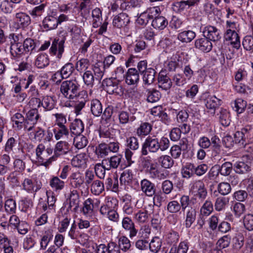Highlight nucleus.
I'll list each match as a JSON object with an SVG mask.
<instances>
[{"mask_svg":"<svg viewBox=\"0 0 253 253\" xmlns=\"http://www.w3.org/2000/svg\"><path fill=\"white\" fill-rule=\"evenodd\" d=\"M36 159L41 166L46 168L55 161L53 153V149L50 147H45L43 143H40L35 150Z\"/></svg>","mask_w":253,"mask_h":253,"instance_id":"1","label":"nucleus"},{"mask_svg":"<svg viewBox=\"0 0 253 253\" xmlns=\"http://www.w3.org/2000/svg\"><path fill=\"white\" fill-rule=\"evenodd\" d=\"M235 216L237 217H240L245 211V205L241 203H235L231 208Z\"/></svg>","mask_w":253,"mask_h":253,"instance_id":"59","label":"nucleus"},{"mask_svg":"<svg viewBox=\"0 0 253 253\" xmlns=\"http://www.w3.org/2000/svg\"><path fill=\"white\" fill-rule=\"evenodd\" d=\"M80 85L76 79L64 81L62 82L60 90L63 96L67 99L71 100L76 98L79 94Z\"/></svg>","mask_w":253,"mask_h":253,"instance_id":"2","label":"nucleus"},{"mask_svg":"<svg viewBox=\"0 0 253 253\" xmlns=\"http://www.w3.org/2000/svg\"><path fill=\"white\" fill-rule=\"evenodd\" d=\"M87 161V155L84 153H81L73 158L71 160V165L75 168H84L86 167Z\"/></svg>","mask_w":253,"mask_h":253,"instance_id":"21","label":"nucleus"},{"mask_svg":"<svg viewBox=\"0 0 253 253\" xmlns=\"http://www.w3.org/2000/svg\"><path fill=\"white\" fill-rule=\"evenodd\" d=\"M239 32L224 33V39L233 47L238 49L241 46Z\"/></svg>","mask_w":253,"mask_h":253,"instance_id":"19","label":"nucleus"},{"mask_svg":"<svg viewBox=\"0 0 253 253\" xmlns=\"http://www.w3.org/2000/svg\"><path fill=\"white\" fill-rule=\"evenodd\" d=\"M92 26L97 28L101 24L102 20V12L99 8H95L92 11Z\"/></svg>","mask_w":253,"mask_h":253,"instance_id":"48","label":"nucleus"},{"mask_svg":"<svg viewBox=\"0 0 253 253\" xmlns=\"http://www.w3.org/2000/svg\"><path fill=\"white\" fill-rule=\"evenodd\" d=\"M151 114L156 117V119H160L165 124L168 125L170 122L167 114L163 111V108L161 106L153 107L151 109Z\"/></svg>","mask_w":253,"mask_h":253,"instance_id":"20","label":"nucleus"},{"mask_svg":"<svg viewBox=\"0 0 253 253\" xmlns=\"http://www.w3.org/2000/svg\"><path fill=\"white\" fill-rule=\"evenodd\" d=\"M70 186L75 189L84 186V177L83 173L77 171L72 172L68 177Z\"/></svg>","mask_w":253,"mask_h":253,"instance_id":"8","label":"nucleus"},{"mask_svg":"<svg viewBox=\"0 0 253 253\" xmlns=\"http://www.w3.org/2000/svg\"><path fill=\"white\" fill-rule=\"evenodd\" d=\"M152 130V126L149 123H142L137 128L136 133L139 136H145L149 134Z\"/></svg>","mask_w":253,"mask_h":253,"instance_id":"50","label":"nucleus"},{"mask_svg":"<svg viewBox=\"0 0 253 253\" xmlns=\"http://www.w3.org/2000/svg\"><path fill=\"white\" fill-rule=\"evenodd\" d=\"M75 70V67L72 63H67L65 64L61 69L60 71L56 72L52 76V78L56 79L59 78V80L57 81H60L62 79H66L70 77V75L73 73Z\"/></svg>","mask_w":253,"mask_h":253,"instance_id":"10","label":"nucleus"},{"mask_svg":"<svg viewBox=\"0 0 253 253\" xmlns=\"http://www.w3.org/2000/svg\"><path fill=\"white\" fill-rule=\"evenodd\" d=\"M196 37V34L192 31H184L177 35V39L182 42H190Z\"/></svg>","mask_w":253,"mask_h":253,"instance_id":"40","label":"nucleus"},{"mask_svg":"<svg viewBox=\"0 0 253 253\" xmlns=\"http://www.w3.org/2000/svg\"><path fill=\"white\" fill-rule=\"evenodd\" d=\"M41 187L36 179L31 178H25L22 182V189L29 193L37 192Z\"/></svg>","mask_w":253,"mask_h":253,"instance_id":"11","label":"nucleus"},{"mask_svg":"<svg viewBox=\"0 0 253 253\" xmlns=\"http://www.w3.org/2000/svg\"><path fill=\"white\" fill-rule=\"evenodd\" d=\"M234 170L237 173L245 174L251 170V166L244 162H237L234 165Z\"/></svg>","mask_w":253,"mask_h":253,"instance_id":"43","label":"nucleus"},{"mask_svg":"<svg viewBox=\"0 0 253 253\" xmlns=\"http://www.w3.org/2000/svg\"><path fill=\"white\" fill-rule=\"evenodd\" d=\"M25 120L26 117L20 113H16L11 117V121L13 122V126L16 129L20 130L22 128L25 129Z\"/></svg>","mask_w":253,"mask_h":253,"instance_id":"29","label":"nucleus"},{"mask_svg":"<svg viewBox=\"0 0 253 253\" xmlns=\"http://www.w3.org/2000/svg\"><path fill=\"white\" fill-rule=\"evenodd\" d=\"M253 127L251 126H246L241 131H237L234 134V141L240 146L248 148H252L253 142L248 140L251 139L253 134Z\"/></svg>","mask_w":253,"mask_h":253,"instance_id":"3","label":"nucleus"},{"mask_svg":"<svg viewBox=\"0 0 253 253\" xmlns=\"http://www.w3.org/2000/svg\"><path fill=\"white\" fill-rule=\"evenodd\" d=\"M172 85V82L170 78L163 75H159L158 78V86L163 90L169 89Z\"/></svg>","mask_w":253,"mask_h":253,"instance_id":"41","label":"nucleus"},{"mask_svg":"<svg viewBox=\"0 0 253 253\" xmlns=\"http://www.w3.org/2000/svg\"><path fill=\"white\" fill-rule=\"evenodd\" d=\"M150 177L154 179L163 180L167 178V171L158 167L154 164H151L149 169Z\"/></svg>","mask_w":253,"mask_h":253,"instance_id":"15","label":"nucleus"},{"mask_svg":"<svg viewBox=\"0 0 253 253\" xmlns=\"http://www.w3.org/2000/svg\"><path fill=\"white\" fill-rule=\"evenodd\" d=\"M5 211L9 214L15 213L16 210V202L12 199H9L5 201L4 204Z\"/></svg>","mask_w":253,"mask_h":253,"instance_id":"63","label":"nucleus"},{"mask_svg":"<svg viewBox=\"0 0 253 253\" xmlns=\"http://www.w3.org/2000/svg\"><path fill=\"white\" fill-rule=\"evenodd\" d=\"M41 120V116L37 108H33L29 110L26 114L25 120V130L30 131L33 130Z\"/></svg>","mask_w":253,"mask_h":253,"instance_id":"4","label":"nucleus"},{"mask_svg":"<svg viewBox=\"0 0 253 253\" xmlns=\"http://www.w3.org/2000/svg\"><path fill=\"white\" fill-rule=\"evenodd\" d=\"M73 144L76 148L81 149L84 148L88 144L87 138L81 134L76 135L74 138Z\"/></svg>","mask_w":253,"mask_h":253,"instance_id":"45","label":"nucleus"},{"mask_svg":"<svg viewBox=\"0 0 253 253\" xmlns=\"http://www.w3.org/2000/svg\"><path fill=\"white\" fill-rule=\"evenodd\" d=\"M64 43L63 40L59 41L58 40L54 39L49 49L50 53L52 55H56L58 59H60L64 51Z\"/></svg>","mask_w":253,"mask_h":253,"instance_id":"18","label":"nucleus"},{"mask_svg":"<svg viewBox=\"0 0 253 253\" xmlns=\"http://www.w3.org/2000/svg\"><path fill=\"white\" fill-rule=\"evenodd\" d=\"M69 200V206L70 208L75 207V209H77L80 202V197L78 191L76 189H73L71 191Z\"/></svg>","mask_w":253,"mask_h":253,"instance_id":"51","label":"nucleus"},{"mask_svg":"<svg viewBox=\"0 0 253 253\" xmlns=\"http://www.w3.org/2000/svg\"><path fill=\"white\" fill-rule=\"evenodd\" d=\"M45 7V4L44 3H42L30 10L29 14L33 19L39 20L44 12Z\"/></svg>","mask_w":253,"mask_h":253,"instance_id":"49","label":"nucleus"},{"mask_svg":"<svg viewBox=\"0 0 253 253\" xmlns=\"http://www.w3.org/2000/svg\"><path fill=\"white\" fill-rule=\"evenodd\" d=\"M156 71L152 68H149L143 73L142 80L144 85L148 86L152 84L155 80Z\"/></svg>","mask_w":253,"mask_h":253,"instance_id":"35","label":"nucleus"},{"mask_svg":"<svg viewBox=\"0 0 253 253\" xmlns=\"http://www.w3.org/2000/svg\"><path fill=\"white\" fill-rule=\"evenodd\" d=\"M53 132L56 140H59L69 135V130L67 126H58L53 128Z\"/></svg>","mask_w":253,"mask_h":253,"instance_id":"36","label":"nucleus"},{"mask_svg":"<svg viewBox=\"0 0 253 253\" xmlns=\"http://www.w3.org/2000/svg\"><path fill=\"white\" fill-rule=\"evenodd\" d=\"M90 110L91 113L95 117H99L102 114V105L99 100L95 99L91 101Z\"/></svg>","mask_w":253,"mask_h":253,"instance_id":"39","label":"nucleus"},{"mask_svg":"<svg viewBox=\"0 0 253 253\" xmlns=\"http://www.w3.org/2000/svg\"><path fill=\"white\" fill-rule=\"evenodd\" d=\"M221 101L214 95H208L205 99V105L208 109L214 112L216 108L220 105Z\"/></svg>","mask_w":253,"mask_h":253,"instance_id":"31","label":"nucleus"},{"mask_svg":"<svg viewBox=\"0 0 253 253\" xmlns=\"http://www.w3.org/2000/svg\"><path fill=\"white\" fill-rule=\"evenodd\" d=\"M229 202V199L227 197H219L217 198L214 203L215 210L218 211L224 210L228 205Z\"/></svg>","mask_w":253,"mask_h":253,"instance_id":"46","label":"nucleus"},{"mask_svg":"<svg viewBox=\"0 0 253 253\" xmlns=\"http://www.w3.org/2000/svg\"><path fill=\"white\" fill-rule=\"evenodd\" d=\"M56 105V101L53 96L45 95L41 100V106L42 107L45 111L52 110Z\"/></svg>","mask_w":253,"mask_h":253,"instance_id":"30","label":"nucleus"},{"mask_svg":"<svg viewBox=\"0 0 253 253\" xmlns=\"http://www.w3.org/2000/svg\"><path fill=\"white\" fill-rule=\"evenodd\" d=\"M90 186V191L94 195H99L104 190L103 182L98 179H96Z\"/></svg>","mask_w":253,"mask_h":253,"instance_id":"44","label":"nucleus"},{"mask_svg":"<svg viewBox=\"0 0 253 253\" xmlns=\"http://www.w3.org/2000/svg\"><path fill=\"white\" fill-rule=\"evenodd\" d=\"M195 46L199 50L206 52L210 51L212 47L211 42L204 37L196 40L195 42Z\"/></svg>","mask_w":253,"mask_h":253,"instance_id":"25","label":"nucleus"},{"mask_svg":"<svg viewBox=\"0 0 253 253\" xmlns=\"http://www.w3.org/2000/svg\"><path fill=\"white\" fill-rule=\"evenodd\" d=\"M213 204L211 201L206 200L200 209L202 215L207 216L213 211Z\"/></svg>","mask_w":253,"mask_h":253,"instance_id":"56","label":"nucleus"},{"mask_svg":"<svg viewBox=\"0 0 253 253\" xmlns=\"http://www.w3.org/2000/svg\"><path fill=\"white\" fill-rule=\"evenodd\" d=\"M158 161L161 166L165 169H170L174 165V161L169 155H162L158 158Z\"/></svg>","mask_w":253,"mask_h":253,"instance_id":"42","label":"nucleus"},{"mask_svg":"<svg viewBox=\"0 0 253 253\" xmlns=\"http://www.w3.org/2000/svg\"><path fill=\"white\" fill-rule=\"evenodd\" d=\"M95 154L98 158H103L109 154L108 145L106 143L99 144L95 149Z\"/></svg>","mask_w":253,"mask_h":253,"instance_id":"55","label":"nucleus"},{"mask_svg":"<svg viewBox=\"0 0 253 253\" xmlns=\"http://www.w3.org/2000/svg\"><path fill=\"white\" fill-rule=\"evenodd\" d=\"M126 83L128 85L137 84L139 81V75L135 68H129L125 74Z\"/></svg>","mask_w":253,"mask_h":253,"instance_id":"23","label":"nucleus"},{"mask_svg":"<svg viewBox=\"0 0 253 253\" xmlns=\"http://www.w3.org/2000/svg\"><path fill=\"white\" fill-rule=\"evenodd\" d=\"M240 26L238 22L231 20L226 21L224 33L240 32Z\"/></svg>","mask_w":253,"mask_h":253,"instance_id":"53","label":"nucleus"},{"mask_svg":"<svg viewBox=\"0 0 253 253\" xmlns=\"http://www.w3.org/2000/svg\"><path fill=\"white\" fill-rule=\"evenodd\" d=\"M52 149L53 155L56 161L58 158L67 155L71 151V145L66 141L59 140Z\"/></svg>","mask_w":253,"mask_h":253,"instance_id":"7","label":"nucleus"},{"mask_svg":"<svg viewBox=\"0 0 253 253\" xmlns=\"http://www.w3.org/2000/svg\"><path fill=\"white\" fill-rule=\"evenodd\" d=\"M70 129L75 135L81 134L84 130V124L83 121L79 119H75L71 123Z\"/></svg>","mask_w":253,"mask_h":253,"instance_id":"32","label":"nucleus"},{"mask_svg":"<svg viewBox=\"0 0 253 253\" xmlns=\"http://www.w3.org/2000/svg\"><path fill=\"white\" fill-rule=\"evenodd\" d=\"M18 147V137L15 135L9 137L5 144L4 150L8 154H14L16 148Z\"/></svg>","mask_w":253,"mask_h":253,"instance_id":"24","label":"nucleus"},{"mask_svg":"<svg viewBox=\"0 0 253 253\" xmlns=\"http://www.w3.org/2000/svg\"><path fill=\"white\" fill-rule=\"evenodd\" d=\"M153 196V203L158 207H160L164 203L167 202V197L165 194L158 193L155 194Z\"/></svg>","mask_w":253,"mask_h":253,"instance_id":"62","label":"nucleus"},{"mask_svg":"<svg viewBox=\"0 0 253 253\" xmlns=\"http://www.w3.org/2000/svg\"><path fill=\"white\" fill-rule=\"evenodd\" d=\"M121 224L122 227L126 231L129 232V236L130 238L136 236L138 230L135 228L134 222L130 217L124 216L122 219Z\"/></svg>","mask_w":253,"mask_h":253,"instance_id":"9","label":"nucleus"},{"mask_svg":"<svg viewBox=\"0 0 253 253\" xmlns=\"http://www.w3.org/2000/svg\"><path fill=\"white\" fill-rule=\"evenodd\" d=\"M121 160V156L114 155L103 160V164L107 170H109L112 169H117L120 164Z\"/></svg>","mask_w":253,"mask_h":253,"instance_id":"22","label":"nucleus"},{"mask_svg":"<svg viewBox=\"0 0 253 253\" xmlns=\"http://www.w3.org/2000/svg\"><path fill=\"white\" fill-rule=\"evenodd\" d=\"M117 117L119 123L121 126L126 124H131L136 120V117L130 113L128 110H122L118 111Z\"/></svg>","mask_w":253,"mask_h":253,"instance_id":"14","label":"nucleus"},{"mask_svg":"<svg viewBox=\"0 0 253 253\" xmlns=\"http://www.w3.org/2000/svg\"><path fill=\"white\" fill-rule=\"evenodd\" d=\"M165 240L168 244H175L178 241L179 235L175 231H170L165 235Z\"/></svg>","mask_w":253,"mask_h":253,"instance_id":"60","label":"nucleus"},{"mask_svg":"<svg viewBox=\"0 0 253 253\" xmlns=\"http://www.w3.org/2000/svg\"><path fill=\"white\" fill-rule=\"evenodd\" d=\"M203 33L204 38L210 41H217L221 38L220 31L214 26L205 27L203 29Z\"/></svg>","mask_w":253,"mask_h":253,"instance_id":"12","label":"nucleus"},{"mask_svg":"<svg viewBox=\"0 0 253 253\" xmlns=\"http://www.w3.org/2000/svg\"><path fill=\"white\" fill-rule=\"evenodd\" d=\"M22 43L15 45L10 47V53L13 57H19L25 52Z\"/></svg>","mask_w":253,"mask_h":253,"instance_id":"61","label":"nucleus"},{"mask_svg":"<svg viewBox=\"0 0 253 253\" xmlns=\"http://www.w3.org/2000/svg\"><path fill=\"white\" fill-rule=\"evenodd\" d=\"M197 215V211L195 209L189 208L185 213V220L184 225L186 228H189L192 224L195 221Z\"/></svg>","mask_w":253,"mask_h":253,"instance_id":"27","label":"nucleus"},{"mask_svg":"<svg viewBox=\"0 0 253 253\" xmlns=\"http://www.w3.org/2000/svg\"><path fill=\"white\" fill-rule=\"evenodd\" d=\"M100 204V201L97 198H88L84 203L82 212L84 215H88L92 213L94 208H98Z\"/></svg>","mask_w":253,"mask_h":253,"instance_id":"13","label":"nucleus"},{"mask_svg":"<svg viewBox=\"0 0 253 253\" xmlns=\"http://www.w3.org/2000/svg\"><path fill=\"white\" fill-rule=\"evenodd\" d=\"M134 219L139 223L147 222L149 219V215L143 210H139L134 214Z\"/></svg>","mask_w":253,"mask_h":253,"instance_id":"57","label":"nucleus"},{"mask_svg":"<svg viewBox=\"0 0 253 253\" xmlns=\"http://www.w3.org/2000/svg\"><path fill=\"white\" fill-rule=\"evenodd\" d=\"M162 245V240L159 237H154L149 244L150 251L153 253H157L160 250Z\"/></svg>","mask_w":253,"mask_h":253,"instance_id":"47","label":"nucleus"},{"mask_svg":"<svg viewBox=\"0 0 253 253\" xmlns=\"http://www.w3.org/2000/svg\"><path fill=\"white\" fill-rule=\"evenodd\" d=\"M140 189L148 197H152L156 193L155 184L146 178L140 181Z\"/></svg>","mask_w":253,"mask_h":253,"instance_id":"17","label":"nucleus"},{"mask_svg":"<svg viewBox=\"0 0 253 253\" xmlns=\"http://www.w3.org/2000/svg\"><path fill=\"white\" fill-rule=\"evenodd\" d=\"M31 24V18L26 13L18 12L15 14V25L17 28H25Z\"/></svg>","mask_w":253,"mask_h":253,"instance_id":"16","label":"nucleus"},{"mask_svg":"<svg viewBox=\"0 0 253 253\" xmlns=\"http://www.w3.org/2000/svg\"><path fill=\"white\" fill-rule=\"evenodd\" d=\"M158 138L156 136H148L142 145L141 154L147 155L149 153H156L159 151Z\"/></svg>","mask_w":253,"mask_h":253,"instance_id":"5","label":"nucleus"},{"mask_svg":"<svg viewBox=\"0 0 253 253\" xmlns=\"http://www.w3.org/2000/svg\"><path fill=\"white\" fill-rule=\"evenodd\" d=\"M129 22V18L125 13H121L116 16L113 21L114 26L118 28L126 26Z\"/></svg>","mask_w":253,"mask_h":253,"instance_id":"26","label":"nucleus"},{"mask_svg":"<svg viewBox=\"0 0 253 253\" xmlns=\"http://www.w3.org/2000/svg\"><path fill=\"white\" fill-rule=\"evenodd\" d=\"M233 109L238 114L243 112L247 107V102L241 98H238L232 103Z\"/></svg>","mask_w":253,"mask_h":253,"instance_id":"52","label":"nucleus"},{"mask_svg":"<svg viewBox=\"0 0 253 253\" xmlns=\"http://www.w3.org/2000/svg\"><path fill=\"white\" fill-rule=\"evenodd\" d=\"M58 25L57 18L51 15L46 16L42 20V26L45 31L55 29Z\"/></svg>","mask_w":253,"mask_h":253,"instance_id":"28","label":"nucleus"},{"mask_svg":"<svg viewBox=\"0 0 253 253\" xmlns=\"http://www.w3.org/2000/svg\"><path fill=\"white\" fill-rule=\"evenodd\" d=\"M181 174L184 178H189L194 174V165L186 163L181 169Z\"/></svg>","mask_w":253,"mask_h":253,"instance_id":"54","label":"nucleus"},{"mask_svg":"<svg viewBox=\"0 0 253 253\" xmlns=\"http://www.w3.org/2000/svg\"><path fill=\"white\" fill-rule=\"evenodd\" d=\"M126 148H129L132 151L137 150L139 147L138 139L134 136H130L126 140Z\"/></svg>","mask_w":253,"mask_h":253,"instance_id":"58","label":"nucleus"},{"mask_svg":"<svg viewBox=\"0 0 253 253\" xmlns=\"http://www.w3.org/2000/svg\"><path fill=\"white\" fill-rule=\"evenodd\" d=\"M49 64L48 55L45 53L39 54L35 61V65L38 68H43Z\"/></svg>","mask_w":253,"mask_h":253,"instance_id":"37","label":"nucleus"},{"mask_svg":"<svg viewBox=\"0 0 253 253\" xmlns=\"http://www.w3.org/2000/svg\"><path fill=\"white\" fill-rule=\"evenodd\" d=\"M190 192L201 200H204L207 195V191L205 184L202 180H196L190 185Z\"/></svg>","mask_w":253,"mask_h":253,"instance_id":"6","label":"nucleus"},{"mask_svg":"<svg viewBox=\"0 0 253 253\" xmlns=\"http://www.w3.org/2000/svg\"><path fill=\"white\" fill-rule=\"evenodd\" d=\"M218 192L222 195H227L230 193L231 187L230 184L226 182H221L217 186Z\"/></svg>","mask_w":253,"mask_h":253,"instance_id":"64","label":"nucleus"},{"mask_svg":"<svg viewBox=\"0 0 253 253\" xmlns=\"http://www.w3.org/2000/svg\"><path fill=\"white\" fill-rule=\"evenodd\" d=\"M168 25V21L165 17L158 16L153 19L151 23L152 26L157 30H162Z\"/></svg>","mask_w":253,"mask_h":253,"instance_id":"33","label":"nucleus"},{"mask_svg":"<svg viewBox=\"0 0 253 253\" xmlns=\"http://www.w3.org/2000/svg\"><path fill=\"white\" fill-rule=\"evenodd\" d=\"M49 185L53 191L57 192L61 191L64 188L65 183L59 177L53 176L49 180Z\"/></svg>","mask_w":253,"mask_h":253,"instance_id":"34","label":"nucleus"},{"mask_svg":"<svg viewBox=\"0 0 253 253\" xmlns=\"http://www.w3.org/2000/svg\"><path fill=\"white\" fill-rule=\"evenodd\" d=\"M220 124L223 126L227 127L231 123L230 113L225 109L221 108L219 113L217 114Z\"/></svg>","mask_w":253,"mask_h":253,"instance_id":"38","label":"nucleus"}]
</instances>
